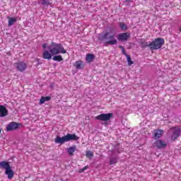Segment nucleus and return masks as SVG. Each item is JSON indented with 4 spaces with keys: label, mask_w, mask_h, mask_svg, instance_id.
<instances>
[{
    "label": "nucleus",
    "mask_w": 181,
    "mask_h": 181,
    "mask_svg": "<svg viewBox=\"0 0 181 181\" xmlns=\"http://www.w3.org/2000/svg\"><path fill=\"white\" fill-rule=\"evenodd\" d=\"M42 47H43V49H46V47H47L43 46Z\"/></svg>",
    "instance_id": "nucleus-33"
},
{
    "label": "nucleus",
    "mask_w": 181,
    "mask_h": 181,
    "mask_svg": "<svg viewBox=\"0 0 181 181\" xmlns=\"http://www.w3.org/2000/svg\"><path fill=\"white\" fill-rule=\"evenodd\" d=\"M119 27L122 29V30H127V25H125V23H120Z\"/></svg>",
    "instance_id": "nucleus-22"
},
{
    "label": "nucleus",
    "mask_w": 181,
    "mask_h": 181,
    "mask_svg": "<svg viewBox=\"0 0 181 181\" xmlns=\"http://www.w3.org/2000/svg\"><path fill=\"white\" fill-rule=\"evenodd\" d=\"M8 115V109L4 105H0V117H6Z\"/></svg>",
    "instance_id": "nucleus-12"
},
{
    "label": "nucleus",
    "mask_w": 181,
    "mask_h": 181,
    "mask_svg": "<svg viewBox=\"0 0 181 181\" xmlns=\"http://www.w3.org/2000/svg\"><path fill=\"white\" fill-rule=\"evenodd\" d=\"M115 37V33H112V31L106 32L105 34L102 35V40H107L106 42V45H110L111 46H114L118 43V41Z\"/></svg>",
    "instance_id": "nucleus-2"
},
{
    "label": "nucleus",
    "mask_w": 181,
    "mask_h": 181,
    "mask_svg": "<svg viewBox=\"0 0 181 181\" xmlns=\"http://www.w3.org/2000/svg\"><path fill=\"white\" fill-rule=\"evenodd\" d=\"M76 149H77L76 146H70L67 148V153L70 156H73V155H74V152H76Z\"/></svg>",
    "instance_id": "nucleus-15"
},
{
    "label": "nucleus",
    "mask_w": 181,
    "mask_h": 181,
    "mask_svg": "<svg viewBox=\"0 0 181 181\" xmlns=\"http://www.w3.org/2000/svg\"><path fill=\"white\" fill-rule=\"evenodd\" d=\"M129 37H131L129 33H122L117 35V40H119V42H127Z\"/></svg>",
    "instance_id": "nucleus-7"
},
{
    "label": "nucleus",
    "mask_w": 181,
    "mask_h": 181,
    "mask_svg": "<svg viewBox=\"0 0 181 181\" xmlns=\"http://www.w3.org/2000/svg\"><path fill=\"white\" fill-rule=\"evenodd\" d=\"M52 60H54V62H62L63 60V57H62V56L60 55L54 56L52 58Z\"/></svg>",
    "instance_id": "nucleus-21"
},
{
    "label": "nucleus",
    "mask_w": 181,
    "mask_h": 181,
    "mask_svg": "<svg viewBox=\"0 0 181 181\" xmlns=\"http://www.w3.org/2000/svg\"><path fill=\"white\" fill-rule=\"evenodd\" d=\"M57 46H60V45H57Z\"/></svg>",
    "instance_id": "nucleus-35"
},
{
    "label": "nucleus",
    "mask_w": 181,
    "mask_h": 181,
    "mask_svg": "<svg viewBox=\"0 0 181 181\" xmlns=\"http://www.w3.org/2000/svg\"><path fill=\"white\" fill-rule=\"evenodd\" d=\"M74 66L77 70H81L82 69H84V64L81 61L76 62Z\"/></svg>",
    "instance_id": "nucleus-14"
},
{
    "label": "nucleus",
    "mask_w": 181,
    "mask_h": 181,
    "mask_svg": "<svg viewBox=\"0 0 181 181\" xmlns=\"http://www.w3.org/2000/svg\"><path fill=\"white\" fill-rule=\"evenodd\" d=\"M163 134V130L156 129V130H154V132H153V136H154L155 139H158L162 136Z\"/></svg>",
    "instance_id": "nucleus-13"
},
{
    "label": "nucleus",
    "mask_w": 181,
    "mask_h": 181,
    "mask_svg": "<svg viewBox=\"0 0 181 181\" xmlns=\"http://www.w3.org/2000/svg\"><path fill=\"white\" fill-rule=\"evenodd\" d=\"M19 127H21V124L16 123L15 122H11L7 125L6 131H15L16 129H19Z\"/></svg>",
    "instance_id": "nucleus-8"
},
{
    "label": "nucleus",
    "mask_w": 181,
    "mask_h": 181,
    "mask_svg": "<svg viewBox=\"0 0 181 181\" xmlns=\"http://www.w3.org/2000/svg\"><path fill=\"white\" fill-rule=\"evenodd\" d=\"M7 18L8 19V26H12V25H13L15 22H16V18H11L8 16L7 17Z\"/></svg>",
    "instance_id": "nucleus-19"
},
{
    "label": "nucleus",
    "mask_w": 181,
    "mask_h": 181,
    "mask_svg": "<svg viewBox=\"0 0 181 181\" xmlns=\"http://www.w3.org/2000/svg\"><path fill=\"white\" fill-rule=\"evenodd\" d=\"M7 54H8V56H11V52H7Z\"/></svg>",
    "instance_id": "nucleus-32"
},
{
    "label": "nucleus",
    "mask_w": 181,
    "mask_h": 181,
    "mask_svg": "<svg viewBox=\"0 0 181 181\" xmlns=\"http://www.w3.org/2000/svg\"><path fill=\"white\" fill-rule=\"evenodd\" d=\"M50 100H52V97L50 96H42L40 100V105H41V104H45L46 101H50Z\"/></svg>",
    "instance_id": "nucleus-18"
},
{
    "label": "nucleus",
    "mask_w": 181,
    "mask_h": 181,
    "mask_svg": "<svg viewBox=\"0 0 181 181\" xmlns=\"http://www.w3.org/2000/svg\"><path fill=\"white\" fill-rule=\"evenodd\" d=\"M114 118V114L113 113H102L97 117H95V119L98 121H104L105 124L107 125V121H110V119Z\"/></svg>",
    "instance_id": "nucleus-4"
},
{
    "label": "nucleus",
    "mask_w": 181,
    "mask_h": 181,
    "mask_svg": "<svg viewBox=\"0 0 181 181\" xmlns=\"http://www.w3.org/2000/svg\"><path fill=\"white\" fill-rule=\"evenodd\" d=\"M118 146H119V144H116V146H115V148H118Z\"/></svg>",
    "instance_id": "nucleus-31"
},
{
    "label": "nucleus",
    "mask_w": 181,
    "mask_h": 181,
    "mask_svg": "<svg viewBox=\"0 0 181 181\" xmlns=\"http://www.w3.org/2000/svg\"><path fill=\"white\" fill-rule=\"evenodd\" d=\"M95 59V56L93 54H88L86 60L88 63H91Z\"/></svg>",
    "instance_id": "nucleus-17"
},
{
    "label": "nucleus",
    "mask_w": 181,
    "mask_h": 181,
    "mask_svg": "<svg viewBox=\"0 0 181 181\" xmlns=\"http://www.w3.org/2000/svg\"><path fill=\"white\" fill-rule=\"evenodd\" d=\"M169 132H171L173 134L171 135L172 141H176L177 138L180 136L181 131L180 127H171L169 130Z\"/></svg>",
    "instance_id": "nucleus-5"
},
{
    "label": "nucleus",
    "mask_w": 181,
    "mask_h": 181,
    "mask_svg": "<svg viewBox=\"0 0 181 181\" xmlns=\"http://www.w3.org/2000/svg\"><path fill=\"white\" fill-rule=\"evenodd\" d=\"M42 57L43 59L50 60V59H52V53L49 52L47 50H45L43 52Z\"/></svg>",
    "instance_id": "nucleus-16"
},
{
    "label": "nucleus",
    "mask_w": 181,
    "mask_h": 181,
    "mask_svg": "<svg viewBox=\"0 0 181 181\" xmlns=\"http://www.w3.org/2000/svg\"><path fill=\"white\" fill-rule=\"evenodd\" d=\"M78 139H80V137L77 136L76 134H67L62 137L57 136L54 139V142L55 144L63 145V144H65V142H69V141H78Z\"/></svg>",
    "instance_id": "nucleus-1"
},
{
    "label": "nucleus",
    "mask_w": 181,
    "mask_h": 181,
    "mask_svg": "<svg viewBox=\"0 0 181 181\" xmlns=\"http://www.w3.org/2000/svg\"><path fill=\"white\" fill-rule=\"evenodd\" d=\"M42 46H46V44L42 45Z\"/></svg>",
    "instance_id": "nucleus-34"
},
{
    "label": "nucleus",
    "mask_w": 181,
    "mask_h": 181,
    "mask_svg": "<svg viewBox=\"0 0 181 181\" xmlns=\"http://www.w3.org/2000/svg\"><path fill=\"white\" fill-rule=\"evenodd\" d=\"M153 146H156L158 149H163L168 146V144L163 140H157L154 144Z\"/></svg>",
    "instance_id": "nucleus-9"
},
{
    "label": "nucleus",
    "mask_w": 181,
    "mask_h": 181,
    "mask_svg": "<svg viewBox=\"0 0 181 181\" xmlns=\"http://www.w3.org/2000/svg\"><path fill=\"white\" fill-rule=\"evenodd\" d=\"M1 129H0V134H1Z\"/></svg>",
    "instance_id": "nucleus-36"
},
{
    "label": "nucleus",
    "mask_w": 181,
    "mask_h": 181,
    "mask_svg": "<svg viewBox=\"0 0 181 181\" xmlns=\"http://www.w3.org/2000/svg\"><path fill=\"white\" fill-rule=\"evenodd\" d=\"M122 49V53L124 54V56H128V54H127V52L125 51V48H124L122 46L119 47Z\"/></svg>",
    "instance_id": "nucleus-26"
},
{
    "label": "nucleus",
    "mask_w": 181,
    "mask_h": 181,
    "mask_svg": "<svg viewBox=\"0 0 181 181\" xmlns=\"http://www.w3.org/2000/svg\"><path fill=\"white\" fill-rule=\"evenodd\" d=\"M110 165H114V163H117V158H112L110 159Z\"/></svg>",
    "instance_id": "nucleus-28"
},
{
    "label": "nucleus",
    "mask_w": 181,
    "mask_h": 181,
    "mask_svg": "<svg viewBox=\"0 0 181 181\" xmlns=\"http://www.w3.org/2000/svg\"><path fill=\"white\" fill-rule=\"evenodd\" d=\"M42 5H46L47 6H49L50 5V1L49 0H40Z\"/></svg>",
    "instance_id": "nucleus-23"
},
{
    "label": "nucleus",
    "mask_w": 181,
    "mask_h": 181,
    "mask_svg": "<svg viewBox=\"0 0 181 181\" xmlns=\"http://www.w3.org/2000/svg\"><path fill=\"white\" fill-rule=\"evenodd\" d=\"M161 46H150L149 50H158V49H160Z\"/></svg>",
    "instance_id": "nucleus-24"
},
{
    "label": "nucleus",
    "mask_w": 181,
    "mask_h": 181,
    "mask_svg": "<svg viewBox=\"0 0 181 181\" xmlns=\"http://www.w3.org/2000/svg\"><path fill=\"white\" fill-rule=\"evenodd\" d=\"M180 31L181 32V28H180Z\"/></svg>",
    "instance_id": "nucleus-37"
},
{
    "label": "nucleus",
    "mask_w": 181,
    "mask_h": 181,
    "mask_svg": "<svg viewBox=\"0 0 181 181\" xmlns=\"http://www.w3.org/2000/svg\"><path fill=\"white\" fill-rule=\"evenodd\" d=\"M15 66L18 71H25L28 66L23 62H17Z\"/></svg>",
    "instance_id": "nucleus-10"
},
{
    "label": "nucleus",
    "mask_w": 181,
    "mask_h": 181,
    "mask_svg": "<svg viewBox=\"0 0 181 181\" xmlns=\"http://www.w3.org/2000/svg\"><path fill=\"white\" fill-rule=\"evenodd\" d=\"M165 45V39L162 37L156 38L148 46H163Z\"/></svg>",
    "instance_id": "nucleus-6"
},
{
    "label": "nucleus",
    "mask_w": 181,
    "mask_h": 181,
    "mask_svg": "<svg viewBox=\"0 0 181 181\" xmlns=\"http://www.w3.org/2000/svg\"><path fill=\"white\" fill-rule=\"evenodd\" d=\"M87 169H88V165L85 166L83 168H81L79 170V173H83V172H84V170H87Z\"/></svg>",
    "instance_id": "nucleus-27"
},
{
    "label": "nucleus",
    "mask_w": 181,
    "mask_h": 181,
    "mask_svg": "<svg viewBox=\"0 0 181 181\" xmlns=\"http://www.w3.org/2000/svg\"><path fill=\"white\" fill-rule=\"evenodd\" d=\"M127 59V64L128 66H132V64H134V62H132V59H131V55L127 54L126 56Z\"/></svg>",
    "instance_id": "nucleus-20"
},
{
    "label": "nucleus",
    "mask_w": 181,
    "mask_h": 181,
    "mask_svg": "<svg viewBox=\"0 0 181 181\" xmlns=\"http://www.w3.org/2000/svg\"><path fill=\"white\" fill-rule=\"evenodd\" d=\"M48 49L52 54V56H54L56 54H59L60 53V48L57 47H48Z\"/></svg>",
    "instance_id": "nucleus-11"
},
{
    "label": "nucleus",
    "mask_w": 181,
    "mask_h": 181,
    "mask_svg": "<svg viewBox=\"0 0 181 181\" xmlns=\"http://www.w3.org/2000/svg\"><path fill=\"white\" fill-rule=\"evenodd\" d=\"M116 151L117 152H118V153H121V152H122V149H119V148H117Z\"/></svg>",
    "instance_id": "nucleus-29"
},
{
    "label": "nucleus",
    "mask_w": 181,
    "mask_h": 181,
    "mask_svg": "<svg viewBox=\"0 0 181 181\" xmlns=\"http://www.w3.org/2000/svg\"><path fill=\"white\" fill-rule=\"evenodd\" d=\"M61 53H66V51L62 48V50L61 51Z\"/></svg>",
    "instance_id": "nucleus-30"
},
{
    "label": "nucleus",
    "mask_w": 181,
    "mask_h": 181,
    "mask_svg": "<svg viewBox=\"0 0 181 181\" xmlns=\"http://www.w3.org/2000/svg\"><path fill=\"white\" fill-rule=\"evenodd\" d=\"M93 156H94V153L92 151H86L87 158H93Z\"/></svg>",
    "instance_id": "nucleus-25"
},
{
    "label": "nucleus",
    "mask_w": 181,
    "mask_h": 181,
    "mask_svg": "<svg viewBox=\"0 0 181 181\" xmlns=\"http://www.w3.org/2000/svg\"><path fill=\"white\" fill-rule=\"evenodd\" d=\"M0 168L1 169H5V174L8 176V179H12V177H13L15 173H13V170H12V168H11V165L8 162H0Z\"/></svg>",
    "instance_id": "nucleus-3"
}]
</instances>
